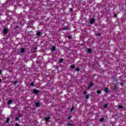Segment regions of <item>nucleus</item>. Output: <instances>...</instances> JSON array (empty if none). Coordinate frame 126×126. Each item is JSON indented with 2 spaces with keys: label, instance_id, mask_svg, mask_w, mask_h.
Segmentation results:
<instances>
[{
  "label": "nucleus",
  "instance_id": "nucleus-9",
  "mask_svg": "<svg viewBox=\"0 0 126 126\" xmlns=\"http://www.w3.org/2000/svg\"><path fill=\"white\" fill-rule=\"evenodd\" d=\"M12 103V99H9L8 100L7 105H10Z\"/></svg>",
  "mask_w": 126,
  "mask_h": 126
},
{
  "label": "nucleus",
  "instance_id": "nucleus-41",
  "mask_svg": "<svg viewBox=\"0 0 126 126\" xmlns=\"http://www.w3.org/2000/svg\"><path fill=\"white\" fill-rule=\"evenodd\" d=\"M35 49H37V47H35Z\"/></svg>",
  "mask_w": 126,
  "mask_h": 126
},
{
  "label": "nucleus",
  "instance_id": "nucleus-35",
  "mask_svg": "<svg viewBox=\"0 0 126 126\" xmlns=\"http://www.w3.org/2000/svg\"><path fill=\"white\" fill-rule=\"evenodd\" d=\"M114 17H117V13H114Z\"/></svg>",
  "mask_w": 126,
  "mask_h": 126
},
{
  "label": "nucleus",
  "instance_id": "nucleus-28",
  "mask_svg": "<svg viewBox=\"0 0 126 126\" xmlns=\"http://www.w3.org/2000/svg\"><path fill=\"white\" fill-rule=\"evenodd\" d=\"M21 117H22V114L19 113V116H18V117H19V118L20 119V118H21Z\"/></svg>",
  "mask_w": 126,
  "mask_h": 126
},
{
  "label": "nucleus",
  "instance_id": "nucleus-38",
  "mask_svg": "<svg viewBox=\"0 0 126 126\" xmlns=\"http://www.w3.org/2000/svg\"><path fill=\"white\" fill-rule=\"evenodd\" d=\"M15 126H20L19 125V124L17 123L15 124Z\"/></svg>",
  "mask_w": 126,
  "mask_h": 126
},
{
  "label": "nucleus",
  "instance_id": "nucleus-34",
  "mask_svg": "<svg viewBox=\"0 0 126 126\" xmlns=\"http://www.w3.org/2000/svg\"><path fill=\"white\" fill-rule=\"evenodd\" d=\"M83 94H84L85 95H86V94H87V92H86V91H84V92H83Z\"/></svg>",
  "mask_w": 126,
  "mask_h": 126
},
{
  "label": "nucleus",
  "instance_id": "nucleus-25",
  "mask_svg": "<svg viewBox=\"0 0 126 126\" xmlns=\"http://www.w3.org/2000/svg\"><path fill=\"white\" fill-rule=\"evenodd\" d=\"M97 94H101V90H98L97 91Z\"/></svg>",
  "mask_w": 126,
  "mask_h": 126
},
{
  "label": "nucleus",
  "instance_id": "nucleus-10",
  "mask_svg": "<svg viewBox=\"0 0 126 126\" xmlns=\"http://www.w3.org/2000/svg\"><path fill=\"white\" fill-rule=\"evenodd\" d=\"M51 50L53 52L56 51V46H53L51 48Z\"/></svg>",
  "mask_w": 126,
  "mask_h": 126
},
{
  "label": "nucleus",
  "instance_id": "nucleus-20",
  "mask_svg": "<svg viewBox=\"0 0 126 126\" xmlns=\"http://www.w3.org/2000/svg\"><path fill=\"white\" fill-rule=\"evenodd\" d=\"M63 59L62 58H61L60 60H59V63H63Z\"/></svg>",
  "mask_w": 126,
  "mask_h": 126
},
{
  "label": "nucleus",
  "instance_id": "nucleus-22",
  "mask_svg": "<svg viewBox=\"0 0 126 126\" xmlns=\"http://www.w3.org/2000/svg\"><path fill=\"white\" fill-rule=\"evenodd\" d=\"M118 108L119 109H123V108H124V106H123L122 105H120L118 106Z\"/></svg>",
  "mask_w": 126,
  "mask_h": 126
},
{
  "label": "nucleus",
  "instance_id": "nucleus-19",
  "mask_svg": "<svg viewBox=\"0 0 126 126\" xmlns=\"http://www.w3.org/2000/svg\"><path fill=\"white\" fill-rule=\"evenodd\" d=\"M70 68H71L72 69H73L75 68V65H71L70 66Z\"/></svg>",
  "mask_w": 126,
  "mask_h": 126
},
{
  "label": "nucleus",
  "instance_id": "nucleus-17",
  "mask_svg": "<svg viewBox=\"0 0 126 126\" xmlns=\"http://www.w3.org/2000/svg\"><path fill=\"white\" fill-rule=\"evenodd\" d=\"M104 121H105V118H104V117H102L99 119V122L101 123H102V122H104Z\"/></svg>",
  "mask_w": 126,
  "mask_h": 126
},
{
  "label": "nucleus",
  "instance_id": "nucleus-27",
  "mask_svg": "<svg viewBox=\"0 0 126 126\" xmlns=\"http://www.w3.org/2000/svg\"><path fill=\"white\" fill-rule=\"evenodd\" d=\"M31 86H32L33 87L34 86V82H32L31 83Z\"/></svg>",
  "mask_w": 126,
  "mask_h": 126
},
{
  "label": "nucleus",
  "instance_id": "nucleus-11",
  "mask_svg": "<svg viewBox=\"0 0 126 126\" xmlns=\"http://www.w3.org/2000/svg\"><path fill=\"white\" fill-rule=\"evenodd\" d=\"M88 52L89 54H91V53H92V49L89 48L88 49Z\"/></svg>",
  "mask_w": 126,
  "mask_h": 126
},
{
  "label": "nucleus",
  "instance_id": "nucleus-16",
  "mask_svg": "<svg viewBox=\"0 0 126 126\" xmlns=\"http://www.w3.org/2000/svg\"><path fill=\"white\" fill-rule=\"evenodd\" d=\"M104 91L106 93H109V89L108 88H106L104 89Z\"/></svg>",
  "mask_w": 126,
  "mask_h": 126
},
{
  "label": "nucleus",
  "instance_id": "nucleus-24",
  "mask_svg": "<svg viewBox=\"0 0 126 126\" xmlns=\"http://www.w3.org/2000/svg\"><path fill=\"white\" fill-rule=\"evenodd\" d=\"M116 89H117V87H116V86H114L113 87L112 90H113L114 91H115V90H116Z\"/></svg>",
  "mask_w": 126,
  "mask_h": 126
},
{
  "label": "nucleus",
  "instance_id": "nucleus-3",
  "mask_svg": "<svg viewBox=\"0 0 126 126\" xmlns=\"http://www.w3.org/2000/svg\"><path fill=\"white\" fill-rule=\"evenodd\" d=\"M94 83L93 82H91L88 86V90H90L92 86H94Z\"/></svg>",
  "mask_w": 126,
  "mask_h": 126
},
{
  "label": "nucleus",
  "instance_id": "nucleus-29",
  "mask_svg": "<svg viewBox=\"0 0 126 126\" xmlns=\"http://www.w3.org/2000/svg\"><path fill=\"white\" fill-rule=\"evenodd\" d=\"M70 12H73V9L72 8H70Z\"/></svg>",
  "mask_w": 126,
  "mask_h": 126
},
{
  "label": "nucleus",
  "instance_id": "nucleus-21",
  "mask_svg": "<svg viewBox=\"0 0 126 126\" xmlns=\"http://www.w3.org/2000/svg\"><path fill=\"white\" fill-rule=\"evenodd\" d=\"M67 126H73V124H72V123H68L67 124Z\"/></svg>",
  "mask_w": 126,
  "mask_h": 126
},
{
  "label": "nucleus",
  "instance_id": "nucleus-36",
  "mask_svg": "<svg viewBox=\"0 0 126 126\" xmlns=\"http://www.w3.org/2000/svg\"><path fill=\"white\" fill-rule=\"evenodd\" d=\"M124 84V82H121V86H123Z\"/></svg>",
  "mask_w": 126,
  "mask_h": 126
},
{
  "label": "nucleus",
  "instance_id": "nucleus-13",
  "mask_svg": "<svg viewBox=\"0 0 126 126\" xmlns=\"http://www.w3.org/2000/svg\"><path fill=\"white\" fill-rule=\"evenodd\" d=\"M109 106V104H105L104 106H103V108L104 109H107V108H108V106Z\"/></svg>",
  "mask_w": 126,
  "mask_h": 126
},
{
  "label": "nucleus",
  "instance_id": "nucleus-39",
  "mask_svg": "<svg viewBox=\"0 0 126 126\" xmlns=\"http://www.w3.org/2000/svg\"><path fill=\"white\" fill-rule=\"evenodd\" d=\"M0 74H1V70H0Z\"/></svg>",
  "mask_w": 126,
  "mask_h": 126
},
{
  "label": "nucleus",
  "instance_id": "nucleus-4",
  "mask_svg": "<svg viewBox=\"0 0 126 126\" xmlns=\"http://www.w3.org/2000/svg\"><path fill=\"white\" fill-rule=\"evenodd\" d=\"M50 120H51V117H46L45 118V121L47 123H49L50 122Z\"/></svg>",
  "mask_w": 126,
  "mask_h": 126
},
{
  "label": "nucleus",
  "instance_id": "nucleus-7",
  "mask_svg": "<svg viewBox=\"0 0 126 126\" xmlns=\"http://www.w3.org/2000/svg\"><path fill=\"white\" fill-rule=\"evenodd\" d=\"M20 53H21L22 54H24V53H25V49L22 48L21 49Z\"/></svg>",
  "mask_w": 126,
  "mask_h": 126
},
{
  "label": "nucleus",
  "instance_id": "nucleus-6",
  "mask_svg": "<svg viewBox=\"0 0 126 126\" xmlns=\"http://www.w3.org/2000/svg\"><path fill=\"white\" fill-rule=\"evenodd\" d=\"M36 35L40 37V36H41V31H36Z\"/></svg>",
  "mask_w": 126,
  "mask_h": 126
},
{
  "label": "nucleus",
  "instance_id": "nucleus-5",
  "mask_svg": "<svg viewBox=\"0 0 126 126\" xmlns=\"http://www.w3.org/2000/svg\"><path fill=\"white\" fill-rule=\"evenodd\" d=\"M94 22H95V19H94V18H93L90 21V24H93V23H94Z\"/></svg>",
  "mask_w": 126,
  "mask_h": 126
},
{
  "label": "nucleus",
  "instance_id": "nucleus-23",
  "mask_svg": "<svg viewBox=\"0 0 126 126\" xmlns=\"http://www.w3.org/2000/svg\"><path fill=\"white\" fill-rule=\"evenodd\" d=\"M17 83H18V81H14V82H13L14 85H16V84H17Z\"/></svg>",
  "mask_w": 126,
  "mask_h": 126
},
{
  "label": "nucleus",
  "instance_id": "nucleus-14",
  "mask_svg": "<svg viewBox=\"0 0 126 126\" xmlns=\"http://www.w3.org/2000/svg\"><path fill=\"white\" fill-rule=\"evenodd\" d=\"M9 121H10V118H7L6 120V124H9Z\"/></svg>",
  "mask_w": 126,
  "mask_h": 126
},
{
  "label": "nucleus",
  "instance_id": "nucleus-1",
  "mask_svg": "<svg viewBox=\"0 0 126 126\" xmlns=\"http://www.w3.org/2000/svg\"><path fill=\"white\" fill-rule=\"evenodd\" d=\"M32 92L34 94H38L39 93V92H40V91L36 89H33Z\"/></svg>",
  "mask_w": 126,
  "mask_h": 126
},
{
  "label": "nucleus",
  "instance_id": "nucleus-2",
  "mask_svg": "<svg viewBox=\"0 0 126 126\" xmlns=\"http://www.w3.org/2000/svg\"><path fill=\"white\" fill-rule=\"evenodd\" d=\"M3 34H4L5 35H6V34H7V33H8V28H4L3 30Z\"/></svg>",
  "mask_w": 126,
  "mask_h": 126
},
{
  "label": "nucleus",
  "instance_id": "nucleus-32",
  "mask_svg": "<svg viewBox=\"0 0 126 126\" xmlns=\"http://www.w3.org/2000/svg\"><path fill=\"white\" fill-rule=\"evenodd\" d=\"M72 38V37L71 36H70V35H68V39H71Z\"/></svg>",
  "mask_w": 126,
  "mask_h": 126
},
{
  "label": "nucleus",
  "instance_id": "nucleus-40",
  "mask_svg": "<svg viewBox=\"0 0 126 126\" xmlns=\"http://www.w3.org/2000/svg\"><path fill=\"white\" fill-rule=\"evenodd\" d=\"M0 82H1V79H0Z\"/></svg>",
  "mask_w": 126,
  "mask_h": 126
},
{
  "label": "nucleus",
  "instance_id": "nucleus-15",
  "mask_svg": "<svg viewBox=\"0 0 126 126\" xmlns=\"http://www.w3.org/2000/svg\"><path fill=\"white\" fill-rule=\"evenodd\" d=\"M68 29L67 28V27H64L62 28V30L63 31H65V30H67Z\"/></svg>",
  "mask_w": 126,
  "mask_h": 126
},
{
  "label": "nucleus",
  "instance_id": "nucleus-12",
  "mask_svg": "<svg viewBox=\"0 0 126 126\" xmlns=\"http://www.w3.org/2000/svg\"><path fill=\"white\" fill-rule=\"evenodd\" d=\"M90 98V94H88L87 95H86V99L87 100H88Z\"/></svg>",
  "mask_w": 126,
  "mask_h": 126
},
{
  "label": "nucleus",
  "instance_id": "nucleus-18",
  "mask_svg": "<svg viewBox=\"0 0 126 126\" xmlns=\"http://www.w3.org/2000/svg\"><path fill=\"white\" fill-rule=\"evenodd\" d=\"M75 106H72V107L71 108L70 112L71 113H72L73 112V110H74Z\"/></svg>",
  "mask_w": 126,
  "mask_h": 126
},
{
  "label": "nucleus",
  "instance_id": "nucleus-31",
  "mask_svg": "<svg viewBox=\"0 0 126 126\" xmlns=\"http://www.w3.org/2000/svg\"><path fill=\"white\" fill-rule=\"evenodd\" d=\"M76 70L77 71H79L80 70V68H76Z\"/></svg>",
  "mask_w": 126,
  "mask_h": 126
},
{
  "label": "nucleus",
  "instance_id": "nucleus-33",
  "mask_svg": "<svg viewBox=\"0 0 126 126\" xmlns=\"http://www.w3.org/2000/svg\"><path fill=\"white\" fill-rule=\"evenodd\" d=\"M96 36H101V33H96Z\"/></svg>",
  "mask_w": 126,
  "mask_h": 126
},
{
  "label": "nucleus",
  "instance_id": "nucleus-26",
  "mask_svg": "<svg viewBox=\"0 0 126 126\" xmlns=\"http://www.w3.org/2000/svg\"><path fill=\"white\" fill-rule=\"evenodd\" d=\"M19 117H16L15 118V121H19Z\"/></svg>",
  "mask_w": 126,
  "mask_h": 126
},
{
  "label": "nucleus",
  "instance_id": "nucleus-37",
  "mask_svg": "<svg viewBox=\"0 0 126 126\" xmlns=\"http://www.w3.org/2000/svg\"><path fill=\"white\" fill-rule=\"evenodd\" d=\"M15 28L16 29H17V28H19V27L18 26H17L15 27Z\"/></svg>",
  "mask_w": 126,
  "mask_h": 126
},
{
  "label": "nucleus",
  "instance_id": "nucleus-8",
  "mask_svg": "<svg viewBox=\"0 0 126 126\" xmlns=\"http://www.w3.org/2000/svg\"><path fill=\"white\" fill-rule=\"evenodd\" d=\"M35 107H40V102H35Z\"/></svg>",
  "mask_w": 126,
  "mask_h": 126
},
{
  "label": "nucleus",
  "instance_id": "nucleus-30",
  "mask_svg": "<svg viewBox=\"0 0 126 126\" xmlns=\"http://www.w3.org/2000/svg\"><path fill=\"white\" fill-rule=\"evenodd\" d=\"M70 119H71V116H69L67 118V120H70Z\"/></svg>",
  "mask_w": 126,
  "mask_h": 126
}]
</instances>
